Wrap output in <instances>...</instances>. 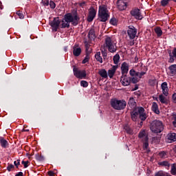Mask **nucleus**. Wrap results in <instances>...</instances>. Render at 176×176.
Instances as JSON below:
<instances>
[{"label":"nucleus","mask_w":176,"mask_h":176,"mask_svg":"<svg viewBox=\"0 0 176 176\" xmlns=\"http://www.w3.org/2000/svg\"><path fill=\"white\" fill-rule=\"evenodd\" d=\"M28 161H22V164H23L25 168H27V167H28Z\"/></svg>","instance_id":"54"},{"label":"nucleus","mask_w":176,"mask_h":176,"mask_svg":"<svg viewBox=\"0 0 176 176\" xmlns=\"http://www.w3.org/2000/svg\"><path fill=\"white\" fill-rule=\"evenodd\" d=\"M129 45H130V46L134 45V41H130Z\"/></svg>","instance_id":"60"},{"label":"nucleus","mask_w":176,"mask_h":176,"mask_svg":"<svg viewBox=\"0 0 176 176\" xmlns=\"http://www.w3.org/2000/svg\"><path fill=\"white\" fill-rule=\"evenodd\" d=\"M150 129L152 133L159 134L163 131L164 127L162 121L155 120L151 123Z\"/></svg>","instance_id":"4"},{"label":"nucleus","mask_w":176,"mask_h":176,"mask_svg":"<svg viewBox=\"0 0 176 176\" xmlns=\"http://www.w3.org/2000/svg\"><path fill=\"white\" fill-rule=\"evenodd\" d=\"M121 71L122 75H126V74L129 72V65L126 62L122 63L121 65Z\"/></svg>","instance_id":"19"},{"label":"nucleus","mask_w":176,"mask_h":176,"mask_svg":"<svg viewBox=\"0 0 176 176\" xmlns=\"http://www.w3.org/2000/svg\"><path fill=\"white\" fill-rule=\"evenodd\" d=\"M80 86L82 87H87L89 86V83L86 80H82L80 82Z\"/></svg>","instance_id":"39"},{"label":"nucleus","mask_w":176,"mask_h":176,"mask_svg":"<svg viewBox=\"0 0 176 176\" xmlns=\"http://www.w3.org/2000/svg\"><path fill=\"white\" fill-rule=\"evenodd\" d=\"M128 105L132 109H137V103L135 102V100L134 98H130L128 101Z\"/></svg>","instance_id":"20"},{"label":"nucleus","mask_w":176,"mask_h":176,"mask_svg":"<svg viewBox=\"0 0 176 176\" xmlns=\"http://www.w3.org/2000/svg\"><path fill=\"white\" fill-rule=\"evenodd\" d=\"M23 131H30V130L29 129H23Z\"/></svg>","instance_id":"62"},{"label":"nucleus","mask_w":176,"mask_h":176,"mask_svg":"<svg viewBox=\"0 0 176 176\" xmlns=\"http://www.w3.org/2000/svg\"><path fill=\"white\" fill-rule=\"evenodd\" d=\"M95 58L97 60V61L102 64V57H101V52H96L95 54Z\"/></svg>","instance_id":"29"},{"label":"nucleus","mask_w":176,"mask_h":176,"mask_svg":"<svg viewBox=\"0 0 176 176\" xmlns=\"http://www.w3.org/2000/svg\"><path fill=\"white\" fill-rule=\"evenodd\" d=\"M15 176H23V172H19Z\"/></svg>","instance_id":"58"},{"label":"nucleus","mask_w":176,"mask_h":176,"mask_svg":"<svg viewBox=\"0 0 176 176\" xmlns=\"http://www.w3.org/2000/svg\"><path fill=\"white\" fill-rule=\"evenodd\" d=\"M159 157H160V159H167V157H168V155H167V152L166 151H161L158 154Z\"/></svg>","instance_id":"30"},{"label":"nucleus","mask_w":176,"mask_h":176,"mask_svg":"<svg viewBox=\"0 0 176 176\" xmlns=\"http://www.w3.org/2000/svg\"><path fill=\"white\" fill-rule=\"evenodd\" d=\"M168 69L170 71V76H174V75H176V65H172L168 67Z\"/></svg>","instance_id":"24"},{"label":"nucleus","mask_w":176,"mask_h":176,"mask_svg":"<svg viewBox=\"0 0 176 176\" xmlns=\"http://www.w3.org/2000/svg\"><path fill=\"white\" fill-rule=\"evenodd\" d=\"M117 6L119 10H126L127 9V0H118Z\"/></svg>","instance_id":"10"},{"label":"nucleus","mask_w":176,"mask_h":176,"mask_svg":"<svg viewBox=\"0 0 176 176\" xmlns=\"http://www.w3.org/2000/svg\"><path fill=\"white\" fill-rule=\"evenodd\" d=\"M170 174L176 175V163L171 164Z\"/></svg>","instance_id":"34"},{"label":"nucleus","mask_w":176,"mask_h":176,"mask_svg":"<svg viewBox=\"0 0 176 176\" xmlns=\"http://www.w3.org/2000/svg\"><path fill=\"white\" fill-rule=\"evenodd\" d=\"M0 144L3 148H6L8 145V141L5 139H1Z\"/></svg>","instance_id":"35"},{"label":"nucleus","mask_w":176,"mask_h":176,"mask_svg":"<svg viewBox=\"0 0 176 176\" xmlns=\"http://www.w3.org/2000/svg\"><path fill=\"white\" fill-rule=\"evenodd\" d=\"M81 53H82V49H80V47L75 45L73 48L74 56H75L76 57H78V56H80Z\"/></svg>","instance_id":"21"},{"label":"nucleus","mask_w":176,"mask_h":176,"mask_svg":"<svg viewBox=\"0 0 176 176\" xmlns=\"http://www.w3.org/2000/svg\"><path fill=\"white\" fill-rule=\"evenodd\" d=\"M143 67H145L144 65V64H142V63H140L139 64V65H138V72H142V71H144V68H143Z\"/></svg>","instance_id":"41"},{"label":"nucleus","mask_w":176,"mask_h":176,"mask_svg":"<svg viewBox=\"0 0 176 176\" xmlns=\"http://www.w3.org/2000/svg\"><path fill=\"white\" fill-rule=\"evenodd\" d=\"M154 31L155 32V34H157V36L158 37L162 36V35H163V31L162 30V28H160V27H157L154 29Z\"/></svg>","instance_id":"28"},{"label":"nucleus","mask_w":176,"mask_h":176,"mask_svg":"<svg viewBox=\"0 0 176 176\" xmlns=\"http://www.w3.org/2000/svg\"><path fill=\"white\" fill-rule=\"evenodd\" d=\"M41 3L43 6H49V0H42Z\"/></svg>","instance_id":"46"},{"label":"nucleus","mask_w":176,"mask_h":176,"mask_svg":"<svg viewBox=\"0 0 176 176\" xmlns=\"http://www.w3.org/2000/svg\"><path fill=\"white\" fill-rule=\"evenodd\" d=\"M168 140L169 142H175L176 141V133H171L168 135Z\"/></svg>","instance_id":"25"},{"label":"nucleus","mask_w":176,"mask_h":176,"mask_svg":"<svg viewBox=\"0 0 176 176\" xmlns=\"http://www.w3.org/2000/svg\"><path fill=\"white\" fill-rule=\"evenodd\" d=\"M73 72L74 76H76V78H78V79H85V78H86L85 70H80L76 67H74Z\"/></svg>","instance_id":"6"},{"label":"nucleus","mask_w":176,"mask_h":176,"mask_svg":"<svg viewBox=\"0 0 176 176\" xmlns=\"http://www.w3.org/2000/svg\"><path fill=\"white\" fill-rule=\"evenodd\" d=\"M120 82L122 86H129L131 82V80L130 79V77L127 76V75L122 74L121 76Z\"/></svg>","instance_id":"9"},{"label":"nucleus","mask_w":176,"mask_h":176,"mask_svg":"<svg viewBox=\"0 0 176 176\" xmlns=\"http://www.w3.org/2000/svg\"><path fill=\"white\" fill-rule=\"evenodd\" d=\"M173 125L176 127V114L173 116Z\"/></svg>","instance_id":"48"},{"label":"nucleus","mask_w":176,"mask_h":176,"mask_svg":"<svg viewBox=\"0 0 176 176\" xmlns=\"http://www.w3.org/2000/svg\"><path fill=\"white\" fill-rule=\"evenodd\" d=\"M149 84L151 85V86H155V85H156V79H150L149 80Z\"/></svg>","instance_id":"43"},{"label":"nucleus","mask_w":176,"mask_h":176,"mask_svg":"<svg viewBox=\"0 0 176 176\" xmlns=\"http://www.w3.org/2000/svg\"><path fill=\"white\" fill-rule=\"evenodd\" d=\"M14 168V165L13 164H9L7 167V169L8 171H12V169Z\"/></svg>","instance_id":"51"},{"label":"nucleus","mask_w":176,"mask_h":176,"mask_svg":"<svg viewBox=\"0 0 176 176\" xmlns=\"http://www.w3.org/2000/svg\"><path fill=\"white\" fill-rule=\"evenodd\" d=\"M110 24L112 25H118V19H116V18H112L110 20Z\"/></svg>","instance_id":"36"},{"label":"nucleus","mask_w":176,"mask_h":176,"mask_svg":"<svg viewBox=\"0 0 176 176\" xmlns=\"http://www.w3.org/2000/svg\"><path fill=\"white\" fill-rule=\"evenodd\" d=\"M168 1H170V0H162V1H161V5L162 6H166V5L168 4Z\"/></svg>","instance_id":"44"},{"label":"nucleus","mask_w":176,"mask_h":176,"mask_svg":"<svg viewBox=\"0 0 176 176\" xmlns=\"http://www.w3.org/2000/svg\"><path fill=\"white\" fill-rule=\"evenodd\" d=\"M162 93L164 96L167 97L168 96V87L167 86V82H164L161 85Z\"/></svg>","instance_id":"16"},{"label":"nucleus","mask_w":176,"mask_h":176,"mask_svg":"<svg viewBox=\"0 0 176 176\" xmlns=\"http://www.w3.org/2000/svg\"><path fill=\"white\" fill-rule=\"evenodd\" d=\"M14 166H16V168H19V166H20V160H18L14 162Z\"/></svg>","instance_id":"50"},{"label":"nucleus","mask_w":176,"mask_h":176,"mask_svg":"<svg viewBox=\"0 0 176 176\" xmlns=\"http://www.w3.org/2000/svg\"><path fill=\"white\" fill-rule=\"evenodd\" d=\"M69 23L73 25H78L79 16L77 14H67L61 21L60 28H69Z\"/></svg>","instance_id":"1"},{"label":"nucleus","mask_w":176,"mask_h":176,"mask_svg":"<svg viewBox=\"0 0 176 176\" xmlns=\"http://www.w3.org/2000/svg\"><path fill=\"white\" fill-rule=\"evenodd\" d=\"M153 142H154V144H159L160 142V138L157 136L153 138Z\"/></svg>","instance_id":"37"},{"label":"nucleus","mask_w":176,"mask_h":176,"mask_svg":"<svg viewBox=\"0 0 176 176\" xmlns=\"http://www.w3.org/2000/svg\"><path fill=\"white\" fill-rule=\"evenodd\" d=\"M85 47H86V51L87 52V54H89V53H91V50L89 49V45H86Z\"/></svg>","instance_id":"55"},{"label":"nucleus","mask_w":176,"mask_h":176,"mask_svg":"<svg viewBox=\"0 0 176 176\" xmlns=\"http://www.w3.org/2000/svg\"><path fill=\"white\" fill-rule=\"evenodd\" d=\"M101 53H102V56L104 57V58H105V57H107V56H108V53H107L106 50H101Z\"/></svg>","instance_id":"45"},{"label":"nucleus","mask_w":176,"mask_h":176,"mask_svg":"<svg viewBox=\"0 0 176 176\" xmlns=\"http://www.w3.org/2000/svg\"><path fill=\"white\" fill-rule=\"evenodd\" d=\"M131 119L133 122H137V119H138V116H140V113L138 112V107L133 109V111L131 113Z\"/></svg>","instance_id":"15"},{"label":"nucleus","mask_w":176,"mask_h":176,"mask_svg":"<svg viewBox=\"0 0 176 176\" xmlns=\"http://www.w3.org/2000/svg\"><path fill=\"white\" fill-rule=\"evenodd\" d=\"M89 60H90V56H89V54H87L84 60H82V64H86V63H89Z\"/></svg>","instance_id":"38"},{"label":"nucleus","mask_w":176,"mask_h":176,"mask_svg":"<svg viewBox=\"0 0 176 176\" xmlns=\"http://www.w3.org/2000/svg\"><path fill=\"white\" fill-rule=\"evenodd\" d=\"M165 173L163 171H160L155 174V176H164Z\"/></svg>","instance_id":"53"},{"label":"nucleus","mask_w":176,"mask_h":176,"mask_svg":"<svg viewBox=\"0 0 176 176\" xmlns=\"http://www.w3.org/2000/svg\"><path fill=\"white\" fill-rule=\"evenodd\" d=\"M127 34L130 39H134L137 36V29L133 25L129 26Z\"/></svg>","instance_id":"7"},{"label":"nucleus","mask_w":176,"mask_h":176,"mask_svg":"<svg viewBox=\"0 0 176 176\" xmlns=\"http://www.w3.org/2000/svg\"><path fill=\"white\" fill-rule=\"evenodd\" d=\"M131 16L135 17L136 20H142L143 16H142V14H141V11H140V9L133 10L131 12Z\"/></svg>","instance_id":"11"},{"label":"nucleus","mask_w":176,"mask_h":176,"mask_svg":"<svg viewBox=\"0 0 176 176\" xmlns=\"http://www.w3.org/2000/svg\"><path fill=\"white\" fill-rule=\"evenodd\" d=\"M130 75H131V76H137V72L135 70H131Z\"/></svg>","instance_id":"52"},{"label":"nucleus","mask_w":176,"mask_h":176,"mask_svg":"<svg viewBox=\"0 0 176 176\" xmlns=\"http://www.w3.org/2000/svg\"><path fill=\"white\" fill-rule=\"evenodd\" d=\"M96 14H97V11H96L94 8L91 9L89 10V15L87 17V21H89V23H91V21L94 20V17H96Z\"/></svg>","instance_id":"13"},{"label":"nucleus","mask_w":176,"mask_h":176,"mask_svg":"<svg viewBox=\"0 0 176 176\" xmlns=\"http://www.w3.org/2000/svg\"><path fill=\"white\" fill-rule=\"evenodd\" d=\"M1 3H2L0 2V5H1ZM0 9H2V7H1V6H0Z\"/></svg>","instance_id":"63"},{"label":"nucleus","mask_w":176,"mask_h":176,"mask_svg":"<svg viewBox=\"0 0 176 176\" xmlns=\"http://www.w3.org/2000/svg\"><path fill=\"white\" fill-rule=\"evenodd\" d=\"M142 68H143V71L138 72L136 74V76H138L139 79H141V78H142V76H144V75H145V74H146L148 71V68H146V67H143Z\"/></svg>","instance_id":"23"},{"label":"nucleus","mask_w":176,"mask_h":176,"mask_svg":"<svg viewBox=\"0 0 176 176\" xmlns=\"http://www.w3.org/2000/svg\"><path fill=\"white\" fill-rule=\"evenodd\" d=\"M98 74L102 78H108V73L107 72V70L104 69L99 70Z\"/></svg>","instance_id":"26"},{"label":"nucleus","mask_w":176,"mask_h":176,"mask_svg":"<svg viewBox=\"0 0 176 176\" xmlns=\"http://www.w3.org/2000/svg\"><path fill=\"white\" fill-rule=\"evenodd\" d=\"M139 118L141 120H145L146 119V113H145V109L143 107H138Z\"/></svg>","instance_id":"14"},{"label":"nucleus","mask_w":176,"mask_h":176,"mask_svg":"<svg viewBox=\"0 0 176 176\" xmlns=\"http://www.w3.org/2000/svg\"><path fill=\"white\" fill-rule=\"evenodd\" d=\"M139 138L143 141H148V134L145 130H142L138 135Z\"/></svg>","instance_id":"17"},{"label":"nucleus","mask_w":176,"mask_h":176,"mask_svg":"<svg viewBox=\"0 0 176 176\" xmlns=\"http://www.w3.org/2000/svg\"><path fill=\"white\" fill-rule=\"evenodd\" d=\"M85 5V1H83V2H82L81 3H80V6H83Z\"/></svg>","instance_id":"61"},{"label":"nucleus","mask_w":176,"mask_h":176,"mask_svg":"<svg viewBox=\"0 0 176 176\" xmlns=\"http://www.w3.org/2000/svg\"><path fill=\"white\" fill-rule=\"evenodd\" d=\"M173 100L174 102H176V93L173 95Z\"/></svg>","instance_id":"57"},{"label":"nucleus","mask_w":176,"mask_h":176,"mask_svg":"<svg viewBox=\"0 0 176 176\" xmlns=\"http://www.w3.org/2000/svg\"><path fill=\"white\" fill-rule=\"evenodd\" d=\"M159 166H162V167H166V168H170V162L168 161H163L158 163Z\"/></svg>","instance_id":"27"},{"label":"nucleus","mask_w":176,"mask_h":176,"mask_svg":"<svg viewBox=\"0 0 176 176\" xmlns=\"http://www.w3.org/2000/svg\"><path fill=\"white\" fill-rule=\"evenodd\" d=\"M118 69V65H113L112 67L108 70V76L109 78H113V75H115L116 70Z\"/></svg>","instance_id":"18"},{"label":"nucleus","mask_w":176,"mask_h":176,"mask_svg":"<svg viewBox=\"0 0 176 176\" xmlns=\"http://www.w3.org/2000/svg\"><path fill=\"white\" fill-rule=\"evenodd\" d=\"M88 36L89 39H94L96 38V33L94 32V29H91L89 32Z\"/></svg>","instance_id":"32"},{"label":"nucleus","mask_w":176,"mask_h":176,"mask_svg":"<svg viewBox=\"0 0 176 176\" xmlns=\"http://www.w3.org/2000/svg\"><path fill=\"white\" fill-rule=\"evenodd\" d=\"M98 17L100 21L102 23H105L109 18V11H108V8L106 6L102 5L99 6Z\"/></svg>","instance_id":"3"},{"label":"nucleus","mask_w":176,"mask_h":176,"mask_svg":"<svg viewBox=\"0 0 176 176\" xmlns=\"http://www.w3.org/2000/svg\"><path fill=\"white\" fill-rule=\"evenodd\" d=\"M113 61L114 64H116V65L119 64V61H120V56L119 55V54H116L113 56Z\"/></svg>","instance_id":"31"},{"label":"nucleus","mask_w":176,"mask_h":176,"mask_svg":"<svg viewBox=\"0 0 176 176\" xmlns=\"http://www.w3.org/2000/svg\"><path fill=\"white\" fill-rule=\"evenodd\" d=\"M49 5L51 9H54L56 8V3H54L53 0L50 1Z\"/></svg>","instance_id":"40"},{"label":"nucleus","mask_w":176,"mask_h":176,"mask_svg":"<svg viewBox=\"0 0 176 176\" xmlns=\"http://www.w3.org/2000/svg\"><path fill=\"white\" fill-rule=\"evenodd\" d=\"M48 175H49V176H54V172H53V171H49V172H48Z\"/></svg>","instance_id":"56"},{"label":"nucleus","mask_w":176,"mask_h":176,"mask_svg":"<svg viewBox=\"0 0 176 176\" xmlns=\"http://www.w3.org/2000/svg\"><path fill=\"white\" fill-rule=\"evenodd\" d=\"M16 14L19 16V19H24V14H23L21 11H17Z\"/></svg>","instance_id":"42"},{"label":"nucleus","mask_w":176,"mask_h":176,"mask_svg":"<svg viewBox=\"0 0 176 176\" xmlns=\"http://www.w3.org/2000/svg\"><path fill=\"white\" fill-rule=\"evenodd\" d=\"M131 82H132V83H138V78L133 77L132 78H131Z\"/></svg>","instance_id":"47"},{"label":"nucleus","mask_w":176,"mask_h":176,"mask_svg":"<svg viewBox=\"0 0 176 176\" xmlns=\"http://www.w3.org/2000/svg\"><path fill=\"white\" fill-rule=\"evenodd\" d=\"M151 109L157 115L160 113V111H159V105H157V103L155 102H153Z\"/></svg>","instance_id":"22"},{"label":"nucleus","mask_w":176,"mask_h":176,"mask_svg":"<svg viewBox=\"0 0 176 176\" xmlns=\"http://www.w3.org/2000/svg\"><path fill=\"white\" fill-rule=\"evenodd\" d=\"M168 53L169 54L168 63H174L176 59V48H174L173 52H171V50H168Z\"/></svg>","instance_id":"12"},{"label":"nucleus","mask_w":176,"mask_h":176,"mask_svg":"<svg viewBox=\"0 0 176 176\" xmlns=\"http://www.w3.org/2000/svg\"><path fill=\"white\" fill-rule=\"evenodd\" d=\"M104 46L107 47V49H108L110 53H116V50H118L116 43L113 41V38L111 37H107L105 38Z\"/></svg>","instance_id":"5"},{"label":"nucleus","mask_w":176,"mask_h":176,"mask_svg":"<svg viewBox=\"0 0 176 176\" xmlns=\"http://www.w3.org/2000/svg\"><path fill=\"white\" fill-rule=\"evenodd\" d=\"M156 101H157V98H155Z\"/></svg>","instance_id":"64"},{"label":"nucleus","mask_w":176,"mask_h":176,"mask_svg":"<svg viewBox=\"0 0 176 176\" xmlns=\"http://www.w3.org/2000/svg\"><path fill=\"white\" fill-rule=\"evenodd\" d=\"M148 146H149V144L148 143V140L144 141V144H143L144 149H148Z\"/></svg>","instance_id":"49"},{"label":"nucleus","mask_w":176,"mask_h":176,"mask_svg":"<svg viewBox=\"0 0 176 176\" xmlns=\"http://www.w3.org/2000/svg\"><path fill=\"white\" fill-rule=\"evenodd\" d=\"M128 134H131L133 133V131H131V129H129L126 130Z\"/></svg>","instance_id":"59"},{"label":"nucleus","mask_w":176,"mask_h":176,"mask_svg":"<svg viewBox=\"0 0 176 176\" xmlns=\"http://www.w3.org/2000/svg\"><path fill=\"white\" fill-rule=\"evenodd\" d=\"M159 100L162 104H166L167 102V98L163 94L159 96Z\"/></svg>","instance_id":"33"},{"label":"nucleus","mask_w":176,"mask_h":176,"mask_svg":"<svg viewBox=\"0 0 176 176\" xmlns=\"http://www.w3.org/2000/svg\"><path fill=\"white\" fill-rule=\"evenodd\" d=\"M60 19L58 17L54 18V20L50 23V25L52 28V31L55 32L58 30V27H60Z\"/></svg>","instance_id":"8"},{"label":"nucleus","mask_w":176,"mask_h":176,"mask_svg":"<svg viewBox=\"0 0 176 176\" xmlns=\"http://www.w3.org/2000/svg\"><path fill=\"white\" fill-rule=\"evenodd\" d=\"M111 107L116 111H122L126 108L127 102L124 100H118L117 98H113L110 101Z\"/></svg>","instance_id":"2"}]
</instances>
